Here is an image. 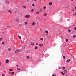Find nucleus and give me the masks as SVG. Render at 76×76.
<instances>
[{
    "mask_svg": "<svg viewBox=\"0 0 76 76\" xmlns=\"http://www.w3.org/2000/svg\"><path fill=\"white\" fill-rule=\"evenodd\" d=\"M9 70L10 71H13V69H9Z\"/></svg>",
    "mask_w": 76,
    "mask_h": 76,
    "instance_id": "obj_15",
    "label": "nucleus"
},
{
    "mask_svg": "<svg viewBox=\"0 0 76 76\" xmlns=\"http://www.w3.org/2000/svg\"><path fill=\"white\" fill-rule=\"evenodd\" d=\"M45 32H46V33H48V31L47 30H46Z\"/></svg>",
    "mask_w": 76,
    "mask_h": 76,
    "instance_id": "obj_18",
    "label": "nucleus"
},
{
    "mask_svg": "<svg viewBox=\"0 0 76 76\" xmlns=\"http://www.w3.org/2000/svg\"><path fill=\"white\" fill-rule=\"evenodd\" d=\"M3 34H4V32L3 33Z\"/></svg>",
    "mask_w": 76,
    "mask_h": 76,
    "instance_id": "obj_52",
    "label": "nucleus"
},
{
    "mask_svg": "<svg viewBox=\"0 0 76 76\" xmlns=\"http://www.w3.org/2000/svg\"><path fill=\"white\" fill-rule=\"evenodd\" d=\"M64 70L65 69V67L64 66L62 68Z\"/></svg>",
    "mask_w": 76,
    "mask_h": 76,
    "instance_id": "obj_21",
    "label": "nucleus"
},
{
    "mask_svg": "<svg viewBox=\"0 0 76 76\" xmlns=\"http://www.w3.org/2000/svg\"><path fill=\"white\" fill-rule=\"evenodd\" d=\"M44 9H46V7H43Z\"/></svg>",
    "mask_w": 76,
    "mask_h": 76,
    "instance_id": "obj_41",
    "label": "nucleus"
},
{
    "mask_svg": "<svg viewBox=\"0 0 76 76\" xmlns=\"http://www.w3.org/2000/svg\"><path fill=\"white\" fill-rule=\"evenodd\" d=\"M1 48V47H0V48Z\"/></svg>",
    "mask_w": 76,
    "mask_h": 76,
    "instance_id": "obj_55",
    "label": "nucleus"
},
{
    "mask_svg": "<svg viewBox=\"0 0 76 76\" xmlns=\"http://www.w3.org/2000/svg\"><path fill=\"white\" fill-rule=\"evenodd\" d=\"M66 42H68V39H66Z\"/></svg>",
    "mask_w": 76,
    "mask_h": 76,
    "instance_id": "obj_29",
    "label": "nucleus"
},
{
    "mask_svg": "<svg viewBox=\"0 0 76 76\" xmlns=\"http://www.w3.org/2000/svg\"><path fill=\"white\" fill-rule=\"evenodd\" d=\"M6 63H9V60L8 59H7L6 61Z\"/></svg>",
    "mask_w": 76,
    "mask_h": 76,
    "instance_id": "obj_3",
    "label": "nucleus"
},
{
    "mask_svg": "<svg viewBox=\"0 0 76 76\" xmlns=\"http://www.w3.org/2000/svg\"><path fill=\"white\" fill-rule=\"evenodd\" d=\"M18 37L19 38L21 39V37L20 36H19V35H18Z\"/></svg>",
    "mask_w": 76,
    "mask_h": 76,
    "instance_id": "obj_8",
    "label": "nucleus"
},
{
    "mask_svg": "<svg viewBox=\"0 0 76 76\" xmlns=\"http://www.w3.org/2000/svg\"><path fill=\"white\" fill-rule=\"evenodd\" d=\"M32 6H34V7H35V6H34V4H32Z\"/></svg>",
    "mask_w": 76,
    "mask_h": 76,
    "instance_id": "obj_26",
    "label": "nucleus"
},
{
    "mask_svg": "<svg viewBox=\"0 0 76 76\" xmlns=\"http://www.w3.org/2000/svg\"><path fill=\"white\" fill-rule=\"evenodd\" d=\"M49 5H51L52 4V2H50L49 3Z\"/></svg>",
    "mask_w": 76,
    "mask_h": 76,
    "instance_id": "obj_9",
    "label": "nucleus"
},
{
    "mask_svg": "<svg viewBox=\"0 0 76 76\" xmlns=\"http://www.w3.org/2000/svg\"><path fill=\"white\" fill-rule=\"evenodd\" d=\"M63 58H64V59H65V58H66V57H65V56H63Z\"/></svg>",
    "mask_w": 76,
    "mask_h": 76,
    "instance_id": "obj_24",
    "label": "nucleus"
},
{
    "mask_svg": "<svg viewBox=\"0 0 76 76\" xmlns=\"http://www.w3.org/2000/svg\"><path fill=\"white\" fill-rule=\"evenodd\" d=\"M34 1H37V0H34Z\"/></svg>",
    "mask_w": 76,
    "mask_h": 76,
    "instance_id": "obj_46",
    "label": "nucleus"
},
{
    "mask_svg": "<svg viewBox=\"0 0 76 76\" xmlns=\"http://www.w3.org/2000/svg\"><path fill=\"white\" fill-rule=\"evenodd\" d=\"M35 49H36V50H37V49H38V47L35 46Z\"/></svg>",
    "mask_w": 76,
    "mask_h": 76,
    "instance_id": "obj_13",
    "label": "nucleus"
},
{
    "mask_svg": "<svg viewBox=\"0 0 76 76\" xmlns=\"http://www.w3.org/2000/svg\"><path fill=\"white\" fill-rule=\"evenodd\" d=\"M3 39V38H0V41H1V40Z\"/></svg>",
    "mask_w": 76,
    "mask_h": 76,
    "instance_id": "obj_16",
    "label": "nucleus"
},
{
    "mask_svg": "<svg viewBox=\"0 0 76 76\" xmlns=\"http://www.w3.org/2000/svg\"><path fill=\"white\" fill-rule=\"evenodd\" d=\"M62 75H65V73L63 72H61Z\"/></svg>",
    "mask_w": 76,
    "mask_h": 76,
    "instance_id": "obj_10",
    "label": "nucleus"
},
{
    "mask_svg": "<svg viewBox=\"0 0 76 76\" xmlns=\"http://www.w3.org/2000/svg\"><path fill=\"white\" fill-rule=\"evenodd\" d=\"M44 16H46V15H47V13H45L44 14Z\"/></svg>",
    "mask_w": 76,
    "mask_h": 76,
    "instance_id": "obj_35",
    "label": "nucleus"
},
{
    "mask_svg": "<svg viewBox=\"0 0 76 76\" xmlns=\"http://www.w3.org/2000/svg\"><path fill=\"white\" fill-rule=\"evenodd\" d=\"M15 20H16V21H17V22H18V20L17 21V19H16Z\"/></svg>",
    "mask_w": 76,
    "mask_h": 76,
    "instance_id": "obj_47",
    "label": "nucleus"
},
{
    "mask_svg": "<svg viewBox=\"0 0 76 76\" xmlns=\"http://www.w3.org/2000/svg\"><path fill=\"white\" fill-rule=\"evenodd\" d=\"M70 61V60L69 59L66 61V63H69V62Z\"/></svg>",
    "mask_w": 76,
    "mask_h": 76,
    "instance_id": "obj_4",
    "label": "nucleus"
},
{
    "mask_svg": "<svg viewBox=\"0 0 76 76\" xmlns=\"http://www.w3.org/2000/svg\"><path fill=\"white\" fill-rule=\"evenodd\" d=\"M23 7L25 9V8H26V6H23Z\"/></svg>",
    "mask_w": 76,
    "mask_h": 76,
    "instance_id": "obj_23",
    "label": "nucleus"
},
{
    "mask_svg": "<svg viewBox=\"0 0 76 76\" xmlns=\"http://www.w3.org/2000/svg\"><path fill=\"white\" fill-rule=\"evenodd\" d=\"M52 76H56V75L55 74H53L52 75Z\"/></svg>",
    "mask_w": 76,
    "mask_h": 76,
    "instance_id": "obj_30",
    "label": "nucleus"
},
{
    "mask_svg": "<svg viewBox=\"0 0 76 76\" xmlns=\"http://www.w3.org/2000/svg\"><path fill=\"white\" fill-rule=\"evenodd\" d=\"M75 37H76V35H74L73 36V38H75Z\"/></svg>",
    "mask_w": 76,
    "mask_h": 76,
    "instance_id": "obj_17",
    "label": "nucleus"
},
{
    "mask_svg": "<svg viewBox=\"0 0 76 76\" xmlns=\"http://www.w3.org/2000/svg\"><path fill=\"white\" fill-rule=\"evenodd\" d=\"M17 67H18V65H16Z\"/></svg>",
    "mask_w": 76,
    "mask_h": 76,
    "instance_id": "obj_49",
    "label": "nucleus"
},
{
    "mask_svg": "<svg viewBox=\"0 0 76 76\" xmlns=\"http://www.w3.org/2000/svg\"><path fill=\"white\" fill-rule=\"evenodd\" d=\"M0 66H1V63L0 62Z\"/></svg>",
    "mask_w": 76,
    "mask_h": 76,
    "instance_id": "obj_45",
    "label": "nucleus"
},
{
    "mask_svg": "<svg viewBox=\"0 0 76 76\" xmlns=\"http://www.w3.org/2000/svg\"><path fill=\"white\" fill-rule=\"evenodd\" d=\"M73 0H71V1H73Z\"/></svg>",
    "mask_w": 76,
    "mask_h": 76,
    "instance_id": "obj_48",
    "label": "nucleus"
},
{
    "mask_svg": "<svg viewBox=\"0 0 76 76\" xmlns=\"http://www.w3.org/2000/svg\"><path fill=\"white\" fill-rule=\"evenodd\" d=\"M34 43L33 42H31V45H34Z\"/></svg>",
    "mask_w": 76,
    "mask_h": 76,
    "instance_id": "obj_2",
    "label": "nucleus"
},
{
    "mask_svg": "<svg viewBox=\"0 0 76 76\" xmlns=\"http://www.w3.org/2000/svg\"><path fill=\"white\" fill-rule=\"evenodd\" d=\"M45 0V1L46 0Z\"/></svg>",
    "mask_w": 76,
    "mask_h": 76,
    "instance_id": "obj_56",
    "label": "nucleus"
},
{
    "mask_svg": "<svg viewBox=\"0 0 76 76\" xmlns=\"http://www.w3.org/2000/svg\"><path fill=\"white\" fill-rule=\"evenodd\" d=\"M8 12H10V13L12 14V11L11 10H9L8 11Z\"/></svg>",
    "mask_w": 76,
    "mask_h": 76,
    "instance_id": "obj_6",
    "label": "nucleus"
},
{
    "mask_svg": "<svg viewBox=\"0 0 76 76\" xmlns=\"http://www.w3.org/2000/svg\"><path fill=\"white\" fill-rule=\"evenodd\" d=\"M76 13L75 12V13L73 15V16H76Z\"/></svg>",
    "mask_w": 76,
    "mask_h": 76,
    "instance_id": "obj_27",
    "label": "nucleus"
},
{
    "mask_svg": "<svg viewBox=\"0 0 76 76\" xmlns=\"http://www.w3.org/2000/svg\"><path fill=\"white\" fill-rule=\"evenodd\" d=\"M68 31H69V32H70L71 31V30H70V29H69Z\"/></svg>",
    "mask_w": 76,
    "mask_h": 76,
    "instance_id": "obj_25",
    "label": "nucleus"
},
{
    "mask_svg": "<svg viewBox=\"0 0 76 76\" xmlns=\"http://www.w3.org/2000/svg\"><path fill=\"white\" fill-rule=\"evenodd\" d=\"M39 46H40V47H41V44H39Z\"/></svg>",
    "mask_w": 76,
    "mask_h": 76,
    "instance_id": "obj_40",
    "label": "nucleus"
},
{
    "mask_svg": "<svg viewBox=\"0 0 76 76\" xmlns=\"http://www.w3.org/2000/svg\"><path fill=\"white\" fill-rule=\"evenodd\" d=\"M8 51H11V49H10V48H9V49H8Z\"/></svg>",
    "mask_w": 76,
    "mask_h": 76,
    "instance_id": "obj_20",
    "label": "nucleus"
},
{
    "mask_svg": "<svg viewBox=\"0 0 76 76\" xmlns=\"http://www.w3.org/2000/svg\"><path fill=\"white\" fill-rule=\"evenodd\" d=\"M20 26H22V25H20Z\"/></svg>",
    "mask_w": 76,
    "mask_h": 76,
    "instance_id": "obj_53",
    "label": "nucleus"
},
{
    "mask_svg": "<svg viewBox=\"0 0 76 76\" xmlns=\"http://www.w3.org/2000/svg\"><path fill=\"white\" fill-rule=\"evenodd\" d=\"M9 74H10L11 73H12V72H9Z\"/></svg>",
    "mask_w": 76,
    "mask_h": 76,
    "instance_id": "obj_37",
    "label": "nucleus"
},
{
    "mask_svg": "<svg viewBox=\"0 0 76 76\" xmlns=\"http://www.w3.org/2000/svg\"><path fill=\"white\" fill-rule=\"evenodd\" d=\"M25 24V25H27L28 24V22H25L24 23Z\"/></svg>",
    "mask_w": 76,
    "mask_h": 76,
    "instance_id": "obj_14",
    "label": "nucleus"
},
{
    "mask_svg": "<svg viewBox=\"0 0 76 76\" xmlns=\"http://www.w3.org/2000/svg\"><path fill=\"white\" fill-rule=\"evenodd\" d=\"M40 39H41V40H42V41H43V40H44V39H43V38H40Z\"/></svg>",
    "mask_w": 76,
    "mask_h": 76,
    "instance_id": "obj_11",
    "label": "nucleus"
},
{
    "mask_svg": "<svg viewBox=\"0 0 76 76\" xmlns=\"http://www.w3.org/2000/svg\"><path fill=\"white\" fill-rule=\"evenodd\" d=\"M29 1L28 0H27V1Z\"/></svg>",
    "mask_w": 76,
    "mask_h": 76,
    "instance_id": "obj_50",
    "label": "nucleus"
},
{
    "mask_svg": "<svg viewBox=\"0 0 76 76\" xmlns=\"http://www.w3.org/2000/svg\"><path fill=\"white\" fill-rule=\"evenodd\" d=\"M35 22H33L32 23L31 25H35Z\"/></svg>",
    "mask_w": 76,
    "mask_h": 76,
    "instance_id": "obj_5",
    "label": "nucleus"
},
{
    "mask_svg": "<svg viewBox=\"0 0 76 76\" xmlns=\"http://www.w3.org/2000/svg\"><path fill=\"white\" fill-rule=\"evenodd\" d=\"M74 29H75V30H76V27H75L74 28Z\"/></svg>",
    "mask_w": 76,
    "mask_h": 76,
    "instance_id": "obj_42",
    "label": "nucleus"
},
{
    "mask_svg": "<svg viewBox=\"0 0 76 76\" xmlns=\"http://www.w3.org/2000/svg\"><path fill=\"white\" fill-rule=\"evenodd\" d=\"M17 51H20V50H16V51H15V54H17Z\"/></svg>",
    "mask_w": 76,
    "mask_h": 76,
    "instance_id": "obj_7",
    "label": "nucleus"
},
{
    "mask_svg": "<svg viewBox=\"0 0 76 76\" xmlns=\"http://www.w3.org/2000/svg\"><path fill=\"white\" fill-rule=\"evenodd\" d=\"M64 71L65 73H67V71L66 70H64Z\"/></svg>",
    "mask_w": 76,
    "mask_h": 76,
    "instance_id": "obj_36",
    "label": "nucleus"
},
{
    "mask_svg": "<svg viewBox=\"0 0 76 76\" xmlns=\"http://www.w3.org/2000/svg\"><path fill=\"white\" fill-rule=\"evenodd\" d=\"M25 17L26 18H30V15H26L25 16Z\"/></svg>",
    "mask_w": 76,
    "mask_h": 76,
    "instance_id": "obj_1",
    "label": "nucleus"
},
{
    "mask_svg": "<svg viewBox=\"0 0 76 76\" xmlns=\"http://www.w3.org/2000/svg\"><path fill=\"white\" fill-rule=\"evenodd\" d=\"M7 28H10V26H7Z\"/></svg>",
    "mask_w": 76,
    "mask_h": 76,
    "instance_id": "obj_32",
    "label": "nucleus"
},
{
    "mask_svg": "<svg viewBox=\"0 0 76 76\" xmlns=\"http://www.w3.org/2000/svg\"><path fill=\"white\" fill-rule=\"evenodd\" d=\"M69 13H70V12H69Z\"/></svg>",
    "mask_w": 76,
    "mask_h": 76,
    "instance_id": "obj_54",
    "label": "nucleus"
},
{
    "mask_svg": "<svg viewBox=\"0 0 76 76\" xmlns=\"http://www.w3.org/2000/svg\"><path fill=\"white\" fill-rule=\"evenodd\" d=\"M26 58H27V59H29L30 58L29 56H27Z\"/></svg>",
    "mask_w": 76,
    "mask_h": 76,
    "instance_id": "obj_12",
    "label": "nucleus"
},
{
    "mask_svg": "<svg viewBox=\"0 0 76 76\" xmlns=\"http://www.w3.org/2000/svg\"><path fill=\"white\" fill-rule=\"evenodd\" d=\"M75 9H76V7H75Z\"/></svg>",
    "mask_w": 76,
    "mask_h": 76,
    "instance_id": "obj_51",
    "label": "nucleus"
},
{
    "mask_svg": "<svg viewBox=\"0 0 76 76\" xmlns=\"http://www.w3.org/2000/svg\"><path fill=\"white\" fill-rule=\"evenodd\" d=\"M39 11H40V12H42V10L41 9L39 10Z\"/></svg>",
    "mask_w": 76,
    "mask_h": 76,
    "instance_id": "obj_22",
    "label": "nucleus"
},
{
    "mask_svg": "<svg viewBox=\"0 0 76 76\" xmlns=\"http://www.w3.org/2000/svg\"><path fill=\"white\" fill-rule=\"evenodd\" d=\"M34 11V9H32L31 11V12H33Z\"/></svg>",
    "mask_w": 76,
    "mask_h": 76,
    "instance_id": "obj_19",
    "label": "nucleus"
},
{
    "mask_svg": "<svg viewBox=\"0 0 76 76\" xmlns=\"http://www.w3.org/2000/svg\"><path fill=\"white\" fill-rule=\"evenodd\" d=\"M41 45L42 46H43V45H44V44H42Z\"/></svg>",
    "mask_w": 76,
    "mask_h": 76,
    "instance_id": "obj_43",
    "label": "nucleus"
},
{
    "mask_svg": "<svg viewBox=\"0 0 76 76\" xmlns=\"http://www.w3.org/2000/svg\"><path fill=\"white\" fill-rule=\"evenodd\" d=\"M20 68H19V69H17V70H20Z\"/></svg>",
    "mask_w": 76,
    "mask_h": 76,
    "instance_id": "obj_38",
    "label": "nucleus"
},
{
    "mask_svg": "<svg viewBox=\"0 0 76 76\" xmlns=\"http://www.w3.org/2000/svg\"><path fill=\"white\" fill-rule=\"evenodd\" d=\"M48 38H50V37H49V36H48Z\"/></svg>",
    "mask_w": 76,
    "mask_h": 76,
    "instance_id": "obj_44",
    "label": "nucleus"
},
{
    "mask_svg": "<svg viewBox=\"0 0 76 76\" xmlns=\"http://www.w3.org/2000/svg\"><path fill=\"white\" fill-rule=\"evenodd\" d=\"M12 75H14V74H15V72H12Z\"/></svg>",
    "mask_w": 76,
    "mask_h": 76,
    "instance_id": "obj_28",
    "label": "nucleus"
},
{
    "mask_svg": "<svg viewBox=\"0 0 76 76\" xmlns=\"http://www.w3.org/2000/svg\"><path fill=\"white\" fill-rule=\"evenodd\" d=\"M4 42H3L2 43V44H3V45H4Z\"/></svg>",
    "mask_w": 76,
    "mask_h": 76,
    "instance_id": "obj_33",
    "label": "nucleus"
},
{
    "mask_svg": "<svg viewBox=\"0 0 76 76\" xmlns=\"http://www.w3.org/2000/svg\"><path fill=\"white\" fill-rule=\"evenodd\" d=\"M5 76V75H4V74H2V76Z\"/></svg>",
    "mask_w": 76,
    "mask_h": 76,
    "instance_id": "obj_39",
    "label": "nucleus"
},
{
    "mask_svg": "<svg viewBox=\"0 0 76 76\" xmlns=\"http://www.w3.org/2000/svg\"><path fill=\"white\" fill-rule=\"evenodd\" d=\"M38 43H37L36 44V45H38Z\"/></svg>",
    "mask_w": 76,
    "mask_h": 76,
    "instance_id": "obj_34",
    "label": "nucleus"
},
{
    "mask_svg": "<svg viewBox=\"0 0 76 76\" xmlns=\"http://www.w3.org/2000/svg\"><path fill=\"white\" fill-rule=\"evenodd\" d=\"M39 13V12H36V14H37V15H38V14Z\"/></svg>",
    "mask_w": 76,
    "mask_h": 76,
    "instance_id": "obj_31",
    "label": "nucleus"
}]
</instances>
